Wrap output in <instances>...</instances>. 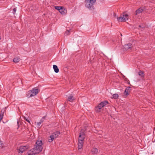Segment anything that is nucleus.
Segmentation results:
<instances>
[{
  "instance_id": "obj_14",
  "label": "nucleus",
  "mask_w": 155,
  "mask_h": 155,
  "mask_svg": "<svg viewBox=\"0 0 155 155\" xmlns=\"http://www.w3.org/2000/svg\"><path fill=\"white\" fill-rule=\"evenodd\" d=\"M91 152L92 154H96L98 152V150L96 148H93L91 150Z\"/></svg>"
},
{
  "instance_id": "obj_7",
  "label": "nucleus",
  "mask_w": 155,
  "mask_h": 155,
  "mask_svg": "<svg viewBox=\"0 0 155 155\" xmlns=\"http://www.w3.org/2000/svg\"><path fill=\"white\" fill-rule=\"evenodd\" d=\"M131 90V87H127L125 89L124 92L125 97H126L129 95V93Z\"/></svg>"
},
{
  "instance_id": "obj_28",
  "label": "nucleus",
  "mask_w": 155,
  "mask_h": 155,
  "mask_svg": "<svg viewBox=\"0 0 155 155\" xmlns=\"http://www.w3.org/2000/svg\"><path fill=\"white\" fill-rule=\"evenodd\" d=\"M139 27H141V26H140V25H139Z\"/></svg>"
},
{
  "instance_id": "obj_8",
  "label": "nucleus",
  "mask_w": 155,
  "mask_h": 155,
  "mask_svg": "<svg viewBox=\"0 0 155 155\" xmlns=\"http://www.w3.org/2000/svg\"><path fill=\"white\" fill-rule=\"evenodd\" d=\"M29 148V146L28 145L26 146H21L20 147L19 149V152L22 153L26 150Z\"/></svg>"
},
{
  "instance_id": "obj_22",
  "label": "nucleus",
  "mask_w": 155,
  "mask_h": 155,
  "mask_svg": "<svg viewBox=\"0 0 155 155\" xmlns=\"http://www.w3.org/2000/svg\"><path fill=\"white\" fill-rule=\"evenodd\" d=\"M69 31L68 30H67L64 33V35H67L69 34Z\"/></svg>"
},
{
  "instance_id": "obj_2",
  "label": "nucleus",
  "mask_w": 155,
  "mask_h": 155,
  "mask_svg": "<svg viewBox=\"0 0 155 155\" xmlns=\"http://www.w3.org/2000/svg\"><path fill=\"white\" fill-rule=\"evenodd\" d=\"M96 1V0H85V6L89 10L93 11L94 9V5Z\"/></svg>"
},
{
  "instance_id": "obj_27",
  "label": "nucleus",
  "mask_w": 155,
  "mask_h": 155,
  "mask_svg": "<svg viewBox=\"0 0 155 155\" xmlns=\"http://www.w3.org/2000/svg\"><path fill=\"white\" fill-rule=\"evenodd\" d=\"M117 98L118 97V95L117 94Z\"/></svg>"
},
{
  "instance_id": "obj_3",
  "label": "nucleus",
  "mask_w": 155,
  "mask_h": 155,
  "mask_svg": "<svg viewBox=\"0 0 155 155\" xmlns=\"http://www.w3.org/2000/svg\"><path fill=\"white\" fill-rule=\"evenodd\" d=\"M38 92V89L37 87H34L31 90L28 91L26 94V96L28 97L34 96L36 95Z\"/></svg>"
},
{
  "instance_id": "obj_18",
  "label": "nucleus",
  "mask_w": 155,
  "mask_h": 155,
  "mask_svg": "<svg viewBox=\"0 0 155 155\" xmlns=\"http://www.w3.org/2000/svg\"><path fill=\"white\" fill-rule=\"evenodd\" d=\"M139 75L142 77H144V72L141 71H140L138 73Z\"/></svg>"
},
{
  "instance_id": "obj_4",
  "label": "nucleus",
  "mask_w": 155,
  "mask_h": 155,
  "mask_svg": "<svg viewBox=\"0 0 155 155\" xmlns=\"http://www.w3.org/2000/svg\"><path fill=\"white\" fill-rule=\"evenodd\" d=\"M60 133L58 131H57L53 133L48 139V141L49 142H51L55 139L57 138L59 135Z\"/></svg>"
},
{
  "instance_id": "obj_12",
  "label": "nucleus",
  "mask_w": 155,
  "mask_h": 155,
  "mask_svg": "<svg viewBox=\"0 0 155 155\" xmlns=\"http://www.w3.org/2000/svg\"><path fill=\"white\" fill-rule=\"evenodd\" d=\"M59 12L62 15L65 14L67 12L66 9L63 7H61Z\"/></svg>"
},
{
  "instance_id": "obj_24",
  "label": "nucleus",
  "mask_w": 155,
  "mask_h": 155,
  "mask_svg": "<svg viewBox=\"0 0 155 155\" xmlns=\"http://www.w3.org/2000/svg\"><path fill=\"white\" fill-rule=\"evenodd\" d=\"M24 119L26 121H27V122L29 123H30V122L29 121V120H28V119H27L25 117H24Z\"/></svg>"
},
{
  "instance_id": "obj_16",
  "label": "nucleus",
  "mask_w": 155,
  "mask_h": 155,
  "mask_svg": "<svg viewBox=\"0 0 155 155\" xmlns=\"http://www.w3.org/2000/svg\"><path fill=\"white\" fill-rule=\"evenodd\" d=\"M53 68L55 72L56 73L58 72L59 70L57 65H53Z\"/></svg>"
},
{
  "instance_id": "obj_29",
  "label": "nucleus",
  "mask_w": 155,
  "mask_h": 155,
  "mask_svg": "<svg viewBox=\"0 0 155 155\" xmlns=\"http://www.w3.org/2000/svg\"><path fill=\"white\" fill-rule=\"evenodd\" d=\"M1 39V37L0 36V40Z\"/></svg>"
},
{
  "instance_id": "obj_11",
  "label": "nucleus",
  "mask_w": 155,
  "mask_h": 155,
  "mask_svg": "<svg viewBox=\"0 0 155 155\" xmlns=\"http://www.w3.org/2000/svg\"><path fill=\"white\" fill-rule=\"evenodd\" d=\"M132 47V45L130 43L128 44L124 45V48L126 50H128L129 49H131Z\"/></svg>"
},
{
  "instance_id": "obj_19",
  "label": "nucleus",
  "mask_w": 155,
  "mask_h": 155,
  "mask_svg": "<svg viewBox=\"0 0 155 155\" xmlns=\"http://www.w3.org/2000/svg\"><path fill=\"white\" fill-rule=\"evenodd\" d=\"M43 118H44V117H43V118H42V119H41V120L40 122H37V124L38 126H39L41 124V123L43 122Z\"/></svg>"
},
{
  "instance_id": "obj_21",
  "label": "nucleus",
  "mask_w": 155,
  "mask_h": 155,
  "mask_svg": "<svg viewBox=\"0 0 155 155\" xmlns=\"http://www.w3.org/2000/svg\"><path fill=\"white\" fill-rule=\"evenodd\" d=\"M62 7L61 6H55L54 8L58 10L59 11Z\"/></svg>"
},
{
  "instance_id": "obj_5",
  "label": "nucleus",
  "mask_w": 155,
  "mask_h": 155,
  "mask_svg": "<svg viewBox=\"0 0 155 155\" xmlns=\"http://www.w3.org/2000/svg\"><path fill=\"white\" fill-rule=\"evenodd\" d=\"M108 103V101H104L101 102L97 106L95 107V110L97 112H99L100 110L107 104Z\"/></svg>"
},
{
  "instance_id": "obj_15",
  "label": "nucleus",
  "mask_w": 155,
  "mask_h": 155,
  "mask_svg": "<svg viewBox=\"0 0 155 155\" xmlns=\"http://www.w3.org/2000/svg\"><path fill=\"white\" fill-rule=\"evenodd\" d=\"M68 101L71 102H72L74 100V97L72 95H70L68 97Z\"/></svg>"
},
{
  "instance_id": "obj_1",
  "label": "nucleus",
  "mask_w": 155,
  "mask_h": 155,
  "mask_svg": "<svg viewBox=\"0 0 155 155\" xmlns=\"http://www.w3.org/2000/svg\"><path fill=\"white\" fill-rule=\"evenodd\" d=\"M42 143L41 140H37L34 148L31 149L27 153L26 155H35L41 152L43 149Z\"/></svg>"
},
{
  "instance_id": "obj_17",
  "label": "nucleus",
  "mask_w": 155,
  "mask_h": 155,
  "mask_svg": "<svg viewBox=\"0 0 155 155\" xmlns=\"http://www.w3.org/2000/svg\"><path fill=\"white\" fill-rule=\"evenodd\" d=\"M20 60V58L19 57H17L13 59V61L14 62L17 63Z\"/></svg>"
},
{
  "instance_id": "obj_13",
  "label": "nucleus",
  "mask_w": 155,
  "mask_h": 155,
  "mask_svg": "<svg viewBox=\"0 0 155 155\" xmlns=\"http://www.w3.org/2000/svg\"><path fill=\"white\" fill-rule=\"evenodd\" d=\"M83 141H78V150L81 149L83 146Z\"/></svg>"
},
{
  "instance_id": "obj_20",
  "label": "nucleus",
  "mask_w": 155,
  "mask_h": 155,
  "mask_svg": "<svg viewBox=\"0 0 155 155\" xmlns=\"http://www.w3.org/2000/svg\"><path fill=\"white\" fill-rule=\"evenodd\" d=\"M111 94H113L111 97V98H114L116 99V94H113V93H111Z\"/></svg>"
},
{
  "instance_id": "obj_25",
  "label": "nucleus",
  "mask_w": 155,
  "mask_h": 155,
  "mask_svg": "<svg viewBox=\"0 0 155 155\" xmlns=\"http://www.w3.org/2000/svg\"><path fill=\"white\" fill-rule=\"evenodd\" d=\"M17 124H18V121H17ZM19 127V126L18 125V128Z\"/></svg>"
},
{
  "instance_id": "obj_26",
  "label": "nucleus",
  "mask_w": 155,
  "mask_h": 155,
  "mask_svg": "<svg viewBox=\"0 0 155 155\" xmlns=\"http://www.w3.org/2000/svg\"><path fill=\"white\" fill-rule=\"evenodd\" d=\"M119 33L120 34V35H121V36H122V34H121L120 33V32H119Z\"/></svg>"
},
{
  "instance_id": "obj_6",
  "label": "nucleus",
  "mask_w": 155,
  "mask_h": 155,
  "mask_svg": "<svg viewBox=\"0 0 155 155\" xmlns=\"http://www.w3.org/2000/svg\"><path fill=\"white\" fill-rule=\"evenodd\" d=\"M128 15L127 14L123 15L122 17L117 18V19L118 21L119 22L125 21L128 19Z\"/></svg>"
},
{
  "instance_id": "obj_10",
  "label": "nucleus",
  "mask_w": 155,
  "mask_h": 155,
  "mask_svg": "<svg viewBox=\"0 0 155 155\" xmlns=\"http://www.w3.org/2000/svg\"><path fill=\"white\" fill-rule=\"evenodd\" d=\"M145 8L143 7H140L137 9L135 12V15H137L142 13L144 10Z\"/></svg>"
},
{
  "instance_id": "obj_9",
  "label": "nucleus",
  "mask_w": 155,
  "mask_h": 155,
  "mask_svg": "<svg viewBox=\"0 0 155 155\" xmlns=\"http://www.w3.org/2000/svg\"><path fill=\"white\" fill-rule=\"evenodd\" d=\"M85 137L84 134L83 132H80L78 138V141L83 142Z\"/></svg>"
},
{
  "instance_id": "obj_23",
  "label": "nucleus",
  "mask_w": 155,
  "mask_h": 155,
  "mask_svg": "<svg viewBox=\"0 0 155 155\" xmlns=\"http://www.w3.org/2000/svg\"><path fill=\"white\" fill-rule=\"evenodd\" d=\"M16 11V8H14L13 10V13L15 14Z\"/></svg>"
}]
</instances>
